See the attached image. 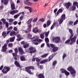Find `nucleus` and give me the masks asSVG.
<instances>
[{"mask_svg": "<svg viewBox=\"0 0 78 78\" xmlns=\"http://www.w3.org/2000/svg\"><path fill=\"white\" fill-rule=\"evenodd\" d=\"M39 37L38 36H35L34 37L31 39H32V41L33 42V44L34 45H38V42H42V40L41 39H38Z\"/></svg>", "mask_w": 78, "mask_h": 78, "instance_id": "obj_1", "label": "nucleus"}, {"mask_svg": "<svg viewBox=\"0 0 78 78\" xmlns=\"http://www.w3.org/2000/svg\"><path fill=\"white\" fill-rule=\"evenodd\" d=\"M67 70L70 72V74L72 75L73 77H74L75 76V73H76V71L72 67L69 66L67 69Z\"/></svg>", "mask_w": 78, "mask_h": 78, "instance_id": "obj_2", "label": "nucleus"}, {"mask_svg": "<svg viewBox=\"0 0 78 78\" xmlns=\"http://www.w3.org/2000/svg\"><path fill=\"white\" fill-rule=\"evenodd\" d=\"M76 37L74 36L72 38H71V42H70V40H68L65 42V43L72 45L73 43H75L76 42Z\"/></svg>", "mask_w": 78, "mask_h": 78, "instance_id": "obj_3", "label": "nucleus"}, {"mask_svg": "<svg viewBox=\"0 0 78 78\" xmlns=\"http://www.w3.org/2000/svg\"><path fill=\"white\" fill-rule=\"evenodd\" d=\"M32 22V19H30L27 22V24L28 25L27 26V30L28 31H30L31 30V27L32 26H31V23Z\"/></svg>", "mask_w": 78, "mask_h": 78, "instance_id": "obj_4", "label": "nucleus"}, {"mask_svg": "<svg viewBox=\"0 0 78 78\" xmlns=\"http://www.w3.org/2000/svg\"><path fill=\"white\" fill-rule=\"evenodd\" d=\"M34 68L33 66H30L28 67H26L25 68L26 71L27 72L29 73V74L30 75H33L34 73H33L31 72L30 70H29L30 69H32V70H33Z\"/></svg>", "mask_w": 78, "mask_h": 78, "instance_id": "obj_5", "label": "nucleus"}, {"mask_svg": "<svg viewBox=\"0 0 78 78\" xmlns=\"http://www.w3.org/2000/svg\"><path fill=\"white\" fill-rule=\"evenodd\" d=\"M10 70V68L7 66H5L2 70V72L3 73H6Z\"/></svg>", "mask_w": 78, "mask_h": 78, "instance_id": "obj_6", "label": "nucleus"}, {"mask_svg": "<svg viewBox=\"0 0 78 78\" xmlns=\"http://www.w3.org/2000/svg\"><path fill=\"white\" fill-rule=\"evenodd\" d=\"M53 41H55V43H59L61 42V40L59 37H54L52 39Z\"/></svg>", "mask_w": 78, "mask_h": 78, "instance_id": "obj_7", "label": "nucleus"}, {"mask_svg": "<svg viewBox=\"0 0 78 78\" xmlns=\"http://www.w3.org/2000/svg\"><path fill=\"white\" fill-rule=\"evenodd\" d=\"M50 32L49 31H48L47 32H44V34H45V41L46 42V43H48L49 42V39L48 38H47L48 36V34H49Z\"/></svg>", "mask_w": 78, "mask_h": 78, "instance_id": "obj_8", "label": "nucleus"}, {"mask_svg": "<svg viewBox=\"0 0 78 78\" xmlns=\"http://www.w3.org/2000/svg\"><path fill=\"white\" fill-rule=\"evenodd\" d=\"M29 50L30 53H34L36 51V49L35 48H34L32 47H30L29 48Z\"/></svg>", "mask_w": 78, "mask_h": 78, "instance_id": "obj_9", "label": "nucleus"}, {"mask_svg": "<svg viewBox=\"0 0 78 78\" xmlns=\"http://www.w3.org/2000/svg\"><path fill=\"white\" fill-rule=\"evenodd\" d=\"M66 17V15L65 14H63L62 16V17L61 19L59 21V24H61L63 22V20H65V18Z\"/></svg>", "mask_w": 78, "mask_h": 78, "instance_id": "obj_10", "label": "nucleus"}, {"mask_svg": "<svg viewBox=\"0 0 78 78\" xmlns=\"http://www.w3.org/2000/svg\"><path fill=\"white\" fill-rule=\"evenodd\" d=\"M8 48H7V46L6 45L4 44V45L2 47V50H1V51L2 52H5L6 51Z\"/></svg>", "mask_w": 78, "mask_h": 78, "instance_id": "obj_11", "label": "nucleus"}, {"mask_svg": "<svg viewBox=\"0 0 78 78\" xmlns=\"http://www.w3.org/2000/svg\"><path fill=\"white\" fill-rule=\"evenodd\" d=\"M72 5V3L70 2H68L65 3V6H66V8L67 9H68L69 8V7H70V6Z\"/></svg>", "mask_w": 78, "mask_h": 78, "instance_id": "obj_12", "label": "nucleus"}, {"mask_svg": "<svg viewBox=\"0 0 78 78\" xmlns=\"http://www.w3.org/2000/svg\"><path fill=\"white\" fill-rule=\"evenodd\" d=\"M18 51L20 52V55H23L24 54V52H23V49L22 48L20 47L18 48Z\"/></svg>", "mask_w": 78, "mask_h": 78, "instance_id": "obj_13", "label": "nucleus"}, {"mask_svg": "<svg viewBox=\"0 0 78 78\" xmlns=\"http://www.w3.org/2000/svg\"><path fill=\"white\" fill-rule=\"evenodd\" d=\"M54 27H58V22H56L55 23V22H54L51 26V30H52L53 28H54Z\"/></svg>", "mask_w": 78, "mask_h": 78, "instance_id": "obj_14", "label": "nucleus"}, {"mask_svg": "<svg viewBox=\"0 0 78 78\" xmlns=\"http://www.w3.org/2000/svg\"><path fill=\"white\" fill-rule=\"evenodd\" d=\"M14 64L16 66L18 67H19V68H21V66L20 65V64L19 62H18L17 61H15L14 62Z\"/></svg>", "mask_w": 78, "mask_h": 78, "instance_id": "obj_15", "label": "nucleus"}, {"mask_svg": "<svg viewBox=\"0 0 78 78\" xmlns=\"http://www.w3.org/2000/svg\"><path fill=\"white\" fill-rule=\"evenodd\" d=\"M37 76L38 78H45L44 75L42 74H40L37 75Z\"/></svg>", "mask_w": 78, "mask_h": 78, "instance_id": "obj_16", "label": "nucleus"}, {"mask_svg": "<svg viewBox=\"0 0 78 78\" xmlns=\"http://www.w3.org/2000/svg\"><path fill=\"white\" fill-rule=\"evenodd\" d=\"M20 58L21 61H25V56L23 55L21 56Z\"/></svg>", "mask_w": 78, "mask_h": 78, "instance_id": "obj_17", "label": "nucleus"}, {"mask_svg": "<svg viewBox=\"0 0 78 78\" xmlns=\"http://www.w3.org/2000/svg\"><path fill=\"white\" fill-rule=\"evenodd\" d=\"M25 9H29V10L30 11V13L32 11V8L28 6H26L25 7Z\"/></svg>", "mask_w": 78, "mask_h": 78, "instance_id": "obj_18", "label": "nucleus"}, {"mask_svg": "<svg viewBox=\"0 0 78 78\" xmlns=\"http://www.w3.org/2000/svg\"><path fill=\"white\" fill-rule=\"evenodd\" d=\"M16 33L14 31H12L10 33V35L11 36H13V35H16Z\"/></svg>", "mask_w": 78, "mask_h": 78, "instance_id": "obj_19", "label": "nucleus"}, {"mask_svg": "<svg viewBox=\"0 0 78 78\" xmlns=\"http://www.w3.org/2000/svg\"><path fill=\"white\" fill-rule=\"evenodd\" d=\"M69 9L71 10L74 11V10H75V9H76V7L73 5V6L72 7H70Z\"/></svg>", "mask_w": 78, "mask_h": 78, "instance_id": "obj_20", "label": "nucleus"}, {"mask_svg": "<svg viewBox=\"0 0 78 78\" xmlns=\"http://www.w3.org/2000/svg\"><path fill=\"white\" fill-rule=\"evenodd\" d=\"M48 62V59H44L43 60L41 61L40 63V64H44V63H45V62Z\"/></svg>", "mask_w": 78, "mask_h": 78, "instance_id": "obj_21", "label": "nucleus"}, {"mask_svg": "<svg viewBox=\"0 0 78 78\" xmlns=\"http://www.w3.org/2000/svg\"><path fill=\"white\" fill-rule=\"evenodd\" d=\"M4 5H6L8 2V0H1L2 2H3Z\"/></svg>", "mask_w": 78, "mask_h": 78, "instance_id": "obj_22", "label": "nucleus"}, {"mask_svg": "<svg viewBox=\"0 0 78 78\" xmlns=\"http://www.w3.org/2000/svg\"><path fill=\"white\" fill-rule=\"evenodd\" d=\"M53 51L54 52H56L58 50V48L56 47H54L52 49Z\"/></svg>", "mask_w": 78, "mask_h": 78, "instance_id": "obj_23", "label": "nucleus"}, {"mask_svg": "<svg viewBox=\"0 0 78 78\" xmlns=\"http://www.w3.org/2000/svg\"><path fill=\"white\" fill-rule=\"evenodd\" d=\"M2 35V36H3V37L5 38V37H6V36H7V34H6V32L5 31L3 32Z\"/></svg>", "mask_w": 78, "mask_h": 78, "instance_id": "obj_24", "label": "nucleus"}, {"mask_svg": "<svg viewBox=\"0 0 78 78\" xmlns=\"http://www.w3.org/2000/svg\"><path fill=\"white\" fill-rule=\"evenodd\" d=\"M62 12V9H59L58 11L57 12L56 14L57 15H58L59 13H61Z\"/></svg>", "mask_w": 78, "mask_h": 78, "instance_id": "obj_25", "label": "nucleus"}, {"mask_svg": "<svg viewBox=\"0 0 78 78\" xmlns=\"http://www.w3.org/2000/svg\"><path fill=\"white\" fill-rule=\"evenodd\" d=\"M73 6H75L76 7V6H77V8H78V3L76 2H73Z\"/></svg>", "mask_w": 78, "mask_h": 78, "instance_id": "obj_26", "label": "nucleus"}, {"mask_svg": "<svg viewBox=\"0 0 78 78\" xmlns=\"http://www.w3.org/2000/svg\"><path fill=\"white\" fill-rule=\"evenodd\" d=\"M11 7L12 9V10L15 9V5H14V3L11 4Z\"/></svg>", "mask_w": 78, "mask_h": 78, "instance_id": "obj_27", "label": "nucleus"}, {"mask_svg": "<svg viewBox=\"0 0 78 78\" xmlns=\"http://www.w3.org/2000/svg\"><path fill=\"white\" fill-rule=\"evenodd\" d=\"M48 53L45 54H44L42 55L41 56V58H45L47 57V56H48Z\"/></svg>", "mask_w": 78, "mask_h": 78, "instance_id": "obj_28", "label": "nucleus"}, {"mask_svg": "<svg viewBox=\"0 0 78 78\" xmlns=\"http://www.w3.org/2000/svg\"><path fill=\"white\" fill-rule=\"evenodd\" d=\"M37 27H35V28H34L33 29L32 31L33 32V33H37Z\"/></svg>", "mask_w": 78, "mask_h": 78, "instance_id": "obj_29", "label": "nucleus"}, {"mask_svg": "<svg viewBox=\"0 0 78 78\" xmlns=\"http://www.w3.org/2000/svg\"><path fill=\"white\" fill-rule=\"evenodd\" d=\"M31 37H32V35H31L30 34H28L27 35V37L28 39H31V41H33V39H32V38H31Z\"/></svg>", "mask_w": 78, "mask_h": 78, "instance_id": "obj_30", "label": "nucleus"}, {"mask_svg": "<svg viewBox=\"0 0 78 78\" xmlns=\"http://www.w3.org/2000/svg\"><path fill=\"white\" fill-rule=\"evenodd\" d=\"M40 36L41 38V39H44V34H41L40 35Z\"/></svg>", "mask_w": 78, "mask_h": 78, "instance_id": "obj_31", "label": "nucleus"}, {"mask_svg": "<svg viewBox=\"0 0 78 78\" xmlns=\"http://www.w3.org/2000/svg\"><path fill=\"white\" fill-rule=\"evenodd\" d=\"M20 15V13H18L17 15H16L15 16H14V18L15 19H17V17H19V16Z\"/></svg>", "mask_w": 78, "mask_h": 78, "instance_id": "obj_32", "label": "nucleus"}, {"mask_svg": "<svg viewBox=\"0 0 78 78\" xmlns=\"http://www.w3.org/2000/svg\"><path fill=\"white\" fill-rule=\"evenodd\" d=\"M15 39V37H14L11 38L10 39V42H13L14 41V39Z\"/></svg>", "mask_w": 78, "mask_h": 78, "instance_id": "obj_33", "label": "nucleus"}, {"mask_svg": "<svg viewBox=\"0 0 78 78\" xmlns=\"http://www.w3.org/2000/svg\"><path fill=\"white\" fill-rule=\"evenodd\" d=\"M12 28H13V27H12V26H10L8 28L7 30L8 31H9V30H12Z\"/></svg>", "mask_w": 78, "mask_h": 78, "instance_id": "obj_34", "label": "nucleus"}, {"mask_svg": "<svg viewBox=\"0 0 78 78\" xmlns=\"http://www.w3.org/2000/svg\"><path fill=\"white\" fill-rule=\"evenodd\" d=\"M51 23V21L50 20H48L47 22V26L48 27Z\"/></svg>", "mask_w": 78, "mask_h": 78, "instance_id": "obj_35", "label": "nucleus"}, {"mask_svg": "<svg viewBox=\"0 0 78 78\" xmlns=\"http://www.w3.org/2000/svg\"><path fill=\"white\" fill-rule=\"evenodd\" d=\"M60 70L61 72V73H65V72H66V71L65 69H60Z\"/></svg>", "mask_w": 78, "mask_h": 78, "instance_id": "obj_36", "label": "nucleus"}, {"mask_svg": "<svg viewBox=\"0 0 78 78\" xmlns=\"http://www.w3.org/2000/svg\"><path fill=\"white\" fill-rule=\"evenodd\" d=\"M28 46H29V44H27L26 45H24L23 47H24V48H27Z\"/></svg>", "mask_w": 78, "mask_h": 78, "instance_id": "obj_37", "label": "nucleus"}, {"mask_svg": "<svg viewBox=\"0 0 78 78\" xmlns=\"http://www.w3.org/2000/svg\"><path fill=\"white\" fill-rule=\"evenodd\" d=\"M67 76V75H69L70 73L66 71L64 73Z\"/></svg>", "mask_w": 78, "mask_h": 78, "instance_id": "obj_38", "label": "nucleus"}, {"mask_svg": "<svg viewBox=\"0 0 78 78\" xmlns=\"http://www.w3.org/2000/svg\"><path fill=\"white\" fill-rule=\"evenodd\" d=\"M68 30L70 34H72L73 33V30H72L71 29H68Z\"/></svg>", "mask_w": 78, "mask_h": 78, "instance_id": "obj_39", "label": "nucleus"}, {"mask_svg": "<svg viewBox=\"0 0 78 78\" xmlns=\"http://www.w3.org/2000/svg\"><path fill=\"white\" fill-rule=\"evenodd\" d=\"M56 63H57V62H56V61H54L52 63V66H55V65L56 64Z\"/></svg>", "mask_w": 78, "mask_h": 78, "instance_id": "obj_40", "label": "nucleus"}, {"mask_svg": "<svg viewBox=\"0 0 78 78\" xmlns=\"http://www.w3.org/2000/svg\"><path fill=\"white\" fill-rule=\"evenodd\" d=\"M53 58V56H50L49 57V59L48 60L49 61H50L52 59V58Z\"/></svg>", "mask_w": 78, "mask_h": 78, "instance_id": "obj_41", "label": "nucleus"}, {"mask_svg": "<svg viewBox=\"0 0 78 78\" xmlns=\"http://www.w3.org/2000/svg\"><path fill=\"white\" fill-rule=\"evenodd\" d=\"M78 23V19H77L74 23L73 25H75Z\"/></svg>", "mask_w": 78, "mask_h": 78, "instance_id": "obj_42", "label": "nucleus"}, {"mask_svg": "<svg viewBox=\"0 0 78 78\" xmlns=\"http://www.w3.org/2000/svg\"><path fill=\"white\" fill-rule=\"evenodd\" d=\"M37 18H36L34 19L32 21L33 22H36L37 20Z\"/></svg>", "mask_w": 78, "mask_h": 78, "instance_id": "obj_43", "label": "nucleus"}, {"mask_svg": "<svg viewBox=\"0 0 78 78\" xmlns=\"http://www.w3.org/2000/svg\"><path fill=\"white\" fill-rule=\"evenodd\" d=\"M42 32V30H39V29H37V33H41Z\"/></svg>", "mask_w": 78, "mask_h": 78, "instance_id": "obj_44", "label": "nucleus"}, {"mask_svg": "<svg viewBox=\"0 0 78 78\" xmlns=\"http://www.w3.org/2000/svg\"><path fill=\"white\" fill-rule=\"evenodd\" d=\"M1 20L2 21L3 23H5L6 22V20H5V19H2Z\"/></svg>", "mask_w": 78, "mask_h": 78, "instance_id": "obj_45", "label": "nucleus"}, {"mask_svg": "<svg viewBox=\"0 0 78 78\" xmlns=\"http://www.w3.org/2000/svg\"><path fill=\"white\" fill-rule=\"evenodd\" d=\"M73 21H70L69 23V24L71 26H73Z\"/></svg>", "mask_w": 78, "mask_h": 78, "instance_id": "obj_46", "label": "nucleus"}, {"mask_svg": "<svg viewBox=\"0 0 78 78\" xmlns=\"http://www.w3.org/2000/svg\"><path fill=\"white\" fill-rule=\"evenodd\" d=\"M5 24L6 25V27L7 28H8L9 27V23L7 22H6V23H5Z\"/></svg>", "mask_w": 78, "mask_h": 78, "instance_id": "obj_47", "label": "nucleus"}, {"mask_svg": "<svg viewBox=\"0 0 78 78\" xmlns=\"http://www.w3.org/2000/svg\"><path fill=\"white\" fill-rule=\"evenodd\" d=\"M13 21H14V19H9V22H12Z\"/></svg>", "mask_w": 78, "mask_h": 78, "instance_id": "obj_48", "label": "nucleus"}, {"mask_svg": "<svg viewBox=\"0 0 78 78\" xmlns=\"http://www.w3.org/2000/svg\"><path fill=\"white\" fill-rule=\"evenodd\" d=\"M66 57V54L64 53L62 55L63 60H64V58H65Z\"/></svg>", "mask_w": 78, "mask_h": 78, "instance_id": "obj_49", "label": "nucleus"}, {"mask_svg": "<svg viewBox=\"0 0 78 78\" xmlns=\"http://www.w3.org/2000/svg\"><path fill=\"white\" fill-rule=\"evenodd\" d=\"M71 35L69 37V39H71L72 38V37L74 35H73V34H70Z\"/></svg>", "mask_w": 78, "mask_h": 78, "instance_id": "obj_50", "label": "nucleus"}, {"mask_svg": "<svg viewBox=\"0 0 78 78\" xmlns=\"http://www.w3.org/2000/svg\"><path fill=\"white\" fill-rule=\"evenodd\" d=\"M14 51L16 53H18V49H17V48H16L15 49Z\"/></svg>", "mask_w": 78, "mask_h": 78, "instance_id": "obj_51", "label": "nucleus"}, {"mask_svg": "<svg viewBox=\"0 0 78 78\" xmlns=\"http://www.w3.org/2000/svg\"><path fill=\"white\" fill-rule=\"evenodd\" d=\"M39 21H41L43 22L44 21V19L43 18L40 19L39 20Z\"/></svg>", "mask_w": 78, "mask_h": 78, "instance_id": "obj_52", "label": "nucleus"}, {"mask_svg": "<svg viewBox=\"0 0 78 78\" xmlns=\"http://www.w3.org/2000/svg\"><path fill=\"white\" fill-rule=\"evenodd\" d=\"M50 46L51 47V48H54L55 47V45L53 44H50Z\"/></svg>", "mask_w": 78, "mask_h": 78, "instance_id": "obj_53", "label": "nucleus"}, {"mask_svg": "<svg viewBox=\"0 0 78 78\" xmlns=\"http://www.w3.org/2000/svg\"><path fill=\"white\" fill-rule=\"evenodd\" d=\"M36 60L37 62H39L41 61V60L38 58H36Z\"/></svg>", "mask_w": 78, "mask_h": 78, "instance_id": "obj_54", "label": "nucleus"}, {"mask_svg": "<svg viewBox=\"0 0 78 78\" xmlns=\"http://www.w3.org/2000/svg\"><path fill=\"white\" fill-rule=\"evenodd\" d=\"M13 30H14V31H16L17 30V28L16 27H14L13 28Z\"/></svg>", "mask_w": 78, "mask_h": 78, "instance_id": "obj_55", "label": "nucleus"}, {"mask_svg": "<svg viewBox=\"0 0 78 78\" xmlns=\"http://www.w3.org/2000/svg\"><path fill=\"white\" fill-rule=\"evenodd\" d=\"M10 14H12V15H13V14H14V10H13L12 11H10Z\"/></svg>", "mask_w": 78, "mask_h": 78, "instance_id": "obj_56", "label": "nucleus"}, {"mask_svg": "<svg viewBox=\"0 0 78 78\" xmlns=\"http://www.w3.org/2000/svg\"><path fill=\"white\" fill-rule=\"evenodd\" d=\"M23 16H22L20 17V20H22V19H23Z\"/></svg>", "mask_w": 78, "mask_h": 78, "instance_id": "obj_57", "label": "nucleus"}, {"mask_svg": "<svg viewBox=\"0 0 78 78\" xmlns=\"http://www.w3.org/2000/svg\"><path fill=\"white\" fill-rule=\"evenodd\" d=\"M12 55L13 56H17V53H12Z\"/></svg>", "mask_w": 78, "mask_h": 78, "instance_id": "obj_58", "label": "nucleus"}, {"mask_svg": "<svg viewBox=\"0 0 78 78\" xmlns=\"http://www.w3.org/2000/svg\"><path fill=\"white\" fill-rule=\"evenodd\" d=\"M9 40H7L6 41V43H5L4 45H6L7 46V45H8V43H9Z\"/></svg>", "mask_w": 78, "mask_h": 78, "instance_id": "obj_59", "label": "nucleus"}, {"mask_svg": "<svg viewBox=\"0 0 78 78\" xmlns=\"http://www.w3.org/2000/svg\"><path fill=\"white\" fill-rule=\"evenodd\" d=\"M8 46L9 47H11L12 46V43H9L8 44Z\"/></svg>", "mask_w": 78, "mask_h": 78, "instance_id": "obj_60", "label": "nucleus"}, {"mask_svg": "<svg viewBox=\"0 0 78 78\" xmlns=\"http://www.w3.org/2000/svg\"><path fill=\"white\" fill-rule=\"evenodd\" d=\"M18 11L17 10H13V12H14V14H16V13H17V12H18Z\"/></svg>", "mask_w": 78, "mask_h": 78, "instance_id": "obj_61", "label": "nucleus"}, {"mask_svg": "<svg viewBox=\"0 0 78 78\" xmlns=\"http://www.w3.org/2000/svg\"><path fill=\"white\" fill-rule=\"evenodd\" d=\"M22 38H18L17 39V41H20V40H21V39H22Z\"/></svg>", "mask_w": 78, "mask_h": 78, "instance_id": "obj_62", "label": "nucleus"}, {"mask_svg": "<svg viewBox=\"0 0 78 78\" xmlns=\"http://www.w3.org/2000/svg\"><path fill=\"white\" fill-rule=\"evenodd\" d=\"M66 39V37H63L62 38V41H64Z\"/></svg>", "mask_w": 78, "mask_h": 78, "instance_id": "obj_63", "label": "nucleus"}, {"mask_svg": "<svg viewBox=\"0 0 78 78\" xmlns=\"http://www.w3.org/2000/svg\"><path fill=\"white\" fill-rule=\"evenodd\" d=\"M18 22L17 21H15L14 22V23H13V24L14 25H16L17 24V23Z\"/></svg>", "mask_w": 78, "mask_h": 78, "instance_id": "obj_64", "label": "nucleus"}]
</instances>
